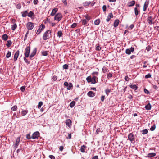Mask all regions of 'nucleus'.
<instances>
[{"mask_svg":"<svg viewBox=\"0 0 159 159\" xmlns=\"http://www.w3.org/2000/svg\"><path fill=\"white\" fill-rule=\"evenodd\" d=\"M134 25L133 24H131L129 27V29H132L134 28Z\"/></svg>","mask_w":159,"mask_h":159,"instance_id":"69168bd1","label":"nucleus"},{"mask_svg":"<svg viewBox=\"0 0 159 159\" xmlns=\"http://www.w3.org/2000/svg\"><path fill=\"white\" fill-rule=\"evenodd\" d=\"M42 54L44 56H46L48 55L47 52L46 51L43 52L42 53Z\"/></svg>","mask_w":159,"mask_h":159,"instance_id":"6e6d98bb","label":"nucleus"},{"mask_svg":"<svg viewBox=\"0 0 159 159\" xmlns=\"http://www.w3.org/2000/svg\"><path fill=\"white\" fill-rule=\"evenodd\" d=\"M58 10V9L57 8L53 9L50 14L51 16H54L56 14Z\"/></svg>","mask_w":159,"mask_h":159,"instance_id":"f3484780","label":"nucleus"},{"mask_svg":"<svg viewBox=\"0 0 159 159\" xmlns=\"http://www.w3.org/2000/svg\"><path fill=\"white\" fill-rule=\"evenodd\" d=\"M91 3V2H85L83 3V6L84 7L88 6Z\"/></svg>","mask_w":159,"mask_h":159,"instance_id":"c756f323","label":"nucleus"},{"mask_svg":"<svg viewBox=\"0 0 159 159\" xmlns=\"http://www.w3.org/2000/svg\"><path fill=\"white\" fill-rule=\"evenodd\" d=\"M128 139L131 142H132L135 140L134 135L132 133H130L128 135Z\"/></svg>","mask_w":159,"mask_h":159,"instance_id":"9d476101","label":"nucleus"},{"mask_svg":"<svg viewBox=\"0 0 159 159\" xmlns=\"http://www.w3.org/2000/svg\"><path fill=\"white\" fill-rule=\"evenodd\" d=\"M98 156H95L93 157L92 159H98Z\"/></svg>","mask_w":159,"mask_h":159,"instance_id":"774afa93","label":"nucleus"},{"mask_svg":"<svg viewBox=\"0 0 159 159\" xmlns=\"http://www.w3.org/2000/svg\"><path fill=\"white\" fill-rule=\"evenodd\" d=\"M134 13L136 16L140 13V10L139 8L137 7H135L134 9Z\"/></svg>","mask_w":159,"mask_h":159,"instance_id":"6ab92c4d","label":"nucleus"},{"mask_svg":"<svg viewBox=\"0 0 159 159\" xmlns=\"http://www.w3.org/2000/svg\"><path fill=\"white\" fill-rule=\"evenodd\" d=\"M71 121L70 119H67L66 122V124L68 127H70L71 125Z\"/></svg>","mask_w":159,"mask_h":159,"instance_id":"5701e85b","label":"nucleus"},{"mask_svg":"<svg viewBox=\"0 0 159 159\" xmlns=\"http://www.w3.org/2000/svg\"><path fill=\"white\" fill-rule=\"evenodd\" d=\"M57 77L55 75H54L53 76V77L52 78V80H53L54 81H56L57 80Z\"/></svg>","mask_w":159,"mask_h":159,"instance_id":"a18cd8bd","label":"nucleus"},{"mask_svg":"<svg viewBox=\"0 0 159 159\" xmlns=\"http://www.w3.org/2000/svg\"><path fill=\"white\" fill-rule=\"evenodd\" d=\"M62 2L65 5H67V0H62Z\"/></svg>","mask_w":159,"mask_h":159,"instance_id":"4d7b16f0","label":"nucleus"},{"mask_svg":"<svg viewBox=\"0 0 159 159\" xmlns=\"http://www.w3.org/2000/svg\"><path fill=\"white\" fill-rule=\"evenodd\" d=\"M129 86L131 89H137L138 88L137 86L135 84H131Z\"/></svg>","mask_w":159,"mask_h":159,"instance_id":"7c9ffc66","label":"nucleus"},{"mask_svg":"<svg viewBox=\"0 0 159 159\" xmlns=\"http://www.w3.org/2000/svg\"><path fill=\"white\" fill-rule=\"evenodd\" d=\"M68 66L67 64H65L63 66V69H68Z\"/></svg>","mask_w":159,"mask_h":159,"instance_id":"37998d69","label":"nucleus"},{"mask_svg":"<svg viewBox=\"0 0 159 159\" xmlns=\"http://www.w3.org/2000/svg\"><path fill=\"white\" fill-rule=\"evenodd\" d=\"M64 85V86L67 87V89H70L72 88L73 84L71 83H68L67 82H65Z\"/></svg>","mask_w":159,"mask_h":159,"instance_id":"39448f33","label":"nucleus"},{"mask_svg":"<svg viewBox=\"0 0 159 159\" xmlns=\"http://www.w3.org/2000/svg\"><path fill=\"white\" fill-rule=\"evenodd\" d=\"M105 99V96L102 95L101 97V100L102 102H103Z\"/></svg>","mask_w":159,"mask_h":159,"instance_id":"680f3d73","label":"nucleus"},{"mask_svg":"<svg viewBox=\"0 0 159 159\" xmlns=\"http://www.w3.org/2000/svg\"><path fill=\"white\" fill-rule=\"evenodd\" d=\"M125 79L126 81H128L130 79V78H129L128 76H126L125 78Z\"/></svg>","mask_w":159,"mask_h":159,"instance_id":"13d9d810","label":"nucleus"},{"mask_svg":"<svg viewBox=\"0 0 159 159\" xmlns=\"http://www.w3.org/2000/svg\"><path fill=\"white\" fill-rule=\"evenodd\" d=\"M134 51V48L131 47L130 49L127 48L126 49L125 52V53L128 55H130L131 54V52H133Z\"/></svg>","mask_w":159,"mask_h":159,"instance_id":"1a4fd4ad","label":"nucleus"},{"mask_svg":"<svg viewBox=\"0 0 159 159\" xmlns=\"http://www.w3.org/2000/svg\"><path fill=\"white\" fill-rule=\"evenodd\" d=\"M28 111L26 110H23L21 112V114L22 116H23L26 115L28 113Z\"/></svg>","mask_w":159,"mask_h":159,"instance_id":"a878e982","label":"nucleus"},{"mask_svg":"<svg viewBox=\"0 0 159 159\" xmlns=\"http://www.w3.org/2000/svg\"><path fill=\"white\" fill-rule=\"evenodd\" d=\"M17 25L16 23L14 24L11 26V29L12 30L14 31L17 28Z\"/></svg>","mask_w":159,"mask_h":159,"instance_id":"f704fd0d","label":"nucleus"},{"mask_svg":"<svg viewBox=\"0 0 159 159\" xmlns=\"http://www.w3.org/2000/svg\"><path fill=\"white\" fill-rule=\"evenodd\" d=\"M37 49L35 48L33 49V51L30 56V59H32V58L35 55Z\"/></svg>","mask_w":159,"mask_h":159,"instance_id":"ddd939ff","label":"nucleus"},{"mask_svg":"<svg viewBox=\"0 0 159 159\" xmlns=\"http://www.w3.org/2000/svg\"><path fill=\"white\" fill-rule=\"evenodd\" d=\"M135 4V2L134 0L130 1V2H128V6L129 7H132Z\"/></svg>","mask_w":159,"mask_h":159,"instance_id":"412c9836","label":"nucleus"},{"mask_svg":"<svg viewBox=\"0 0 159 159\" xmlns=\"http://www.w3.org/2000/svg\"><path fill=\"white\" fill-rule=\"evenodd\" d=\"M145 108L147 110H150L151 108V104L150 103H148L147 105L145 106Z\"/></svg>","mask_w":159,"mask_h":159,"instance_id":"b1692460","label":"nucleus"},{"mask_svg":"<svg viewBox=\"0 0 159 159\" xmlns=\"http://www.w3.org/2000/svg\"><path fill=\"white\" fill-rule=\"evenodd\" d=\"M101 49V47L99 46H98L96 47V49L98 51H100Z\"/></svg>","mask_w":159,"mask_h":159,"instance_id":"864d4df0","label":"nucleus"},{"mask_svg":"<svg viewBox=\"0 0 159 159\" xmlns=\"http://www.w3.org/2000/svg\"><path fill=\"white\" fill-rule=\"evenodd\" d=\"M21 16L23 17H26L28 15V10L25 11L21 12Z\"/></svg>","mask_w":159,"mask_h":159,"instance_id":"a211bd4d","label":"nucleus"},{"mask_svg":"<svg viewBox=\"0 0 159 159\" xmlns=\"http://www.w3.org/2000/svg\"><path fill=\"white\" fill-rule=\"evenodd\" d=\"M20 140V138L18 137L16 140V143L14 144L13 145V146L14 148H16L17 147L18 145L19 144V143Z\"/></svg>","mask_w":159,"mask_h":159,"instance_id":"9b49d317","label":"nucleus"},{"mask_svg":"<svg viewBox=\"0 0 159 159\" xmlns=\"http://www.w3.org/2000/svg\"><path fill=\"white\" fill-rule=\"evenodd\" d=\"M26 137L27 139H30L31 138V137L30 136V134H27L26 136Z\"/></svg>","mask_w":159,"mask_h":159,"instance_id":"5fc2aeb1","label":"nucleus"},{"mask_svg":"<svg viewBox=\"0 0 159 159\" xmlns=\"http://www.w3.org/2000/svg\"><path fill=\"white\" fill-rule=\"evenodd\" d=\"M156 128V125H153L151 128H150V130L151 131H154Z\"/></svg>","mask_w":159,"mask_h":159,"instance_id":"49530a36","label":"nucleus"},{"mask_svg":"<svg viewBox=\"0 0 159 159\" xmlns=\"http://www.w3.org/2000/svg\"><path fill=\"white\" fill-rule=\"evenodd\" d=\"M63 34L62 33V32L61 31H59L57 32V36H58L59 37H60L62 36Z\"/></svg>","mask_w":159,"mask_h":159,"instance_id":"e433bc0d","label":"nucleus"},{"mask_svg":"<svg viewBox=\"0 0 159 159\" xmlns=\"http://www.w3.org/2000/svg\"><path fill=\"white\" fill-rule=\"evenodd\" d=\"M144 92L145 93L147 94H150V92L148 91V90H144Z\"/></svg>","mask_w":159,"mask_h":159,"instance_id":"0e129e2a","label":"nucleus"},{"mask_svg":"<svg viewBox=\"0 0 159 159\" xmlns=\"http://www.w3.org/2000/svg\"><path fill=\"white\" fill-rule=\"evenodd\" d=\"M43 104V103L42 102H41V101L39 102L38 105V108L39 109L41 107V106Z\"/></svg>","mask_w":159,"mask_h":159,"instance_id":"a19ab883","label":"nucleus"},{"mask_svg":"<svg viewBox=\"0 0 159 159\" xmlns=\"http://www.w3.org/2000/svg\"><path fill=\"white\" fill-rule=\"evenodd\" d=\"M151 49V47L150 46H148L146 48V49L148 51H149Z\"/></svg>","mask_w":159,"mask_h":159,"instance_id":"338daca9","label":"nucleus"},{"mask_svg":"<svg viewBox=\"0 0 159 159\" xmlns=\"http://www.w3.org/2000/svg\"><path fill=\"white\" fill-rule=\"evenodd\" d=\"M62 18V15L60 13H57L55 16L54 20L58 22L61 20Z\"/></svg>","mask_w":159,"mask_h":159,"instance_id":"7ed1b4c3","label":"nucleus"},{"mask_svg":"<svg viewBox=\"0 0 159 159\" xmlns=\"http://www.w3.org/2000/svg\"><path fill=\"white\" fill-rule=\"evenodd\" d=\"M84 17L88 21H89L91 19L90 17L88 15H85Z\"/></svg>","mask_w":159,"mask_h":159,"instance_id":"79ce46f5","label":"nucleus"},{"mask_svg":"<svg viewBox=\"0 0 159 159\" xmlns=\"http://www.w3.org/2000/svg\"><path fill=\"white\" fill-rule=\"evenodd\" d=\"M86 147L85 145H82L80 149L81 152L82 153H84L85 152V148Z\"/></svg>","mask_w":159,"mask_h":159,"instance_id":"bb28decb","label":"nucleus"},{"mask_svg":"<svg viewBox=\"0 0 159 159\" xmlns=\"http://www.w3.org/2000/svg\"><path fill=\"white\" fill-rule=\"evenodd\" d=\"M30 47L27 46L26 47L25 50V55L26 57H28L29 55V53L30 51Z\"/></svg>","mask_w":159,"mask_h":159,"instance_id":"423d86ee","label":"nucleus"},{"mask_svg":"<svg viewBox=\"0 0 159 159\" xmlns=\"http://www.w3.org/2000/svg\"><path fill=\"white\" fill-rule=\"evenodd\" d=\"M29 32V31H28L26 33L25 36V38H24V40H25L26 39H27V35L28 34Z\"/></svg>","mask_w":159,"mask_h":159,"instance_id":"bf43d9fd","label":"nucleus"},{"mask_svg":"<svg viewBox=\"0 0 159 159\" xmlns=\"http://www.w3.org/2000/svg\"><path fill=\"white\" fill-rule=\"evenodd\" d=\"M87 21L86 20V19H84L82 20V25H86L87 23Z\"/></svg>","mask_w":159,"mask_h":159,"instance_id":"de8ad7c7","label":"nucleus"},{"mask_svg":"<svg viewBox=\"0 0 159 159\" xmlns=\"http://www.w3.org/2000/svg\"><path fill=\"white\" fill-rule=\"evenodd\" d=\"M99 74L98 72H94L92 73V77L89 76L86 78V80L88 83L94 84L98 82V77L96 76H98Z\"/></svg>","mask_w":159,"mask_h":159,"instance_id":"f257e3e1","label":"nucleus"},{"mask_svg":"<svg viewBox=\"0 0 159 159\" xmlns=\"http://www.w3.org/2000/svg\"><path fill=\"white\" fill-rule=\"evenodd\" d=\"M112 74L111 73H109L107 75V78H110L112 77Z\"/></svg>","mask_w":159,"mask_h":159,"instance_id":"3c124183","label":"nucleus"},{"mask_svg":"<svg viewBox=\"0 0 159 159\" xmlns=\"http://www.w3.org/2000/svg\"><path fill=\"white\" fill-rule=\"evenodd\" d=\"M51 33V31L50 30L46 31L43 34V39L44 40H46L49 38V34Z\"/></svg>","mask_w":159,"mask_h":159,"instance_id":"f03ea898","label":"nucleus"},{"mask_svg":"<svg viewBox=\"0 0 159 159\" xmlns=\"http://www.w3.org/2000/svg\"><path fill=\"white\" fill-rule=\"evenodd\" d=\"M142 134H147L148 132V131L147 129H146L142 130Z\"/></svg>","mask_w":159,"mask_h":159,"instance_id":"ea45409f","label":"nucleus"},{"mask_svg":"<svg viewBox=\"0 0 159 159\" xmlns=\"http://www.w3.org/2000/svg\"><path fill=\"white\" fill-rule=\"evenodd\" d=\"M38 2V0H34L33 3L34 5L37 4Z\"/></svg>","mask_w":159,"mask_h":159,"instance_id":"e2e57ef3","label":"nucleus"},{"mask_svg":"<svg viewBox=\"0 0 159 159\" xmlns=\"http://www.w3.org/2000/svg\"><path fill=\"white\" fill-rule=\"evenodd\" d=\"M151 75L150 73H148V74L146 75L145 76V78L146 79L151 78Z\"/></svg>","mask_w":159,"mask_h":159,"instance_id":"09e8293b","label":"nucleus"},{"mask_svg":"<svg viewBox=\"0 0 159 159\" xmlns=\"http://www.w3.org/2000/svg\"><path fill=\"white\" fill-rule=\"evenodd\" d=\"M7 42V43L6 44V45L8 47H9L12 44V42L11 40H8Z\"/></svg>","mask_w":159,"mask_h":159,"instance_id":"473e14b6","label":"nucleus"},{"mask_svg":"<svg viewBox=\"0 0 159 159\" xmlns=\"http://www.w3.org/2000/svg\"><path fill=\"white\" fill-rule=\"evenodd\" d=\"M34 13L32 11H30L29 13H28L27 16L32 18V16L34 15Z\"/></svg>","mask_w":159,"mask_h":159,"instance_id":"c85d7f7f","label":"nucleus"},{"mask_svg":"<svg viewBox=\"0 0 159 159\" xmlns=\"http://www.w3.org/2000/svg\"><path fill=\"white\" fill-rule=\"evenodd\" d=\"M49 157L51 159H55V157L52 155H50L49 156Z\"/></svg>","mask_w":159,"mask_h":159,"instance_id":"052dcab7","label":"nucleus"},{"mask_svg":"<svg viewBox=\"0 0 159 159\" xmlns=\"http://www.w3.org/2000/svg\"><path fill=\"white\" fill-rule=\"evenodd\" d=\"M154 19V17L152 16H149L148 17L147 21L149 25H152L153 24V22Z\"/></svg>","mask_w":159,"mask_h":159,"instance_id":"20e7f679","label":"nucleus"},{"mask_svg":"<svg viewBox=\"0 0 159 159\" xmlns=\"http://www.w3.org/2000/svg\"><path fill=\"white\" fill-rule=\"evenodd\" d=\"M19 50H17L15 52L14 56V58L13 60L14 61H16L19 55Z\"/></svg>","mask_w":159,"mask_h":159,"instance_id":"f8f14e48","label":"nucleus"},{"mask_svg":"<svg viewBox=\"0 0 159 159\" xmlns=\"http://www.w3.org/2000/svg\"><path fill=\"white\" fill-rule=\"evenodd\" d=\"M17 109V107L16 105H15L11 107V109L13 111H16Z\"/></svg>","mask_w":159,"mask_h":159,"instance_id":"58836bf2","label":"nucleus"},{"mask_svg":"<svg viewBox=\"0 0 159 159\" xmlns=\"http://www.w3.org/2000/svg\"><path fill=\"white\" fill-rule=\"evenodd\" d=\"M26 26L28 30H31L34 27V24L31 22H29L27 24Z\"/></svg>","mask_w":159,"mask_h":159,"instance_id":"6e6552de","label":"nucleus"},{"mask_svg":"<svg viewBox=\"0 0 159 159\" xmlns=\"http://www.w3.org/2000/svg\"><path fill=\"white\" fill-rule=\"evenodd\" d=\"M77 23H74L71 25V28H74L75 27H76L77 26Z\"/></svg>","mask_w":159,"mask_h":159,"instance_id":"c03bdc74","label":"nucleus"},{"mask_svg":"<svg viewBox=\"0 0 159 159\" xmlns=\"http://www.w3.org/2000/svg\"><path fill=\"white\" fill-rule=\"evenodd\" d=\"M75 104V102L73 101L70 103V106L71 108L73 107Z\"/></svg>","mask_w":159,"mask_h":159,"instance_id":"72a5a7b5","label":"nucleus"},{"mask_svg":"<svg viewBox=\"0 0 159 159\" xmlns=\"http://www.w3.org/2000/svg\"><path fill=\"white\" fill-rule=\"evenodd\" d=\"M2 39L5 40H7L8 39V36L6 34H4L2 36Z\"/></svg>","mask_w":159,"mask_h":159,"instance_id":"cd10ccee","label":"nucleus"},{"mask_svg":"<svg viewBox=\"0 0 159 159\" xmlns=\"http://www.w3.org/2000/svg\"><path fill=\"white\" fill-rule=\"evenodd\" d=\"M16 7L18 9H20L21 8V5L20 4H18L16 5Z\"/></svg>","mask_w":159,"mask_h":159,"instance_id":"8fccbe9b","label":"nucleus"},{"mask_svg":"<svg viewBox=\"0 0 159 159\" xmlns=\"http://www.w3.org/2000/svg\"><path fill=\"white\" fill-rule=\"evenodd\" d=\"M40 136V133L38 131L34 132L31 136V138L33 139H38Z\"/></svg>","mask_w":159,"mask_h":159,"instance_id":"0eeeda50","label":"nucleus"},{"mask_svg":"<svg viewBox=\"0 0 159 159\" xmlns=\"http://www.w3.org/2000/svg\"><path fill=\"white\" fill-rule=\"evenodd\" d=\"M107 7L105 5H104L102 7V9L104 12H105L106 10Z\"/></svg>","mask_w":159,"mask_h":159,"instance_id":"603ef678","label":"nucleus"},{"mask_svg":"<svg viewBox=\"0 0 159 159\" xmlns=\"http://www.w3.org/2000/svg\"><path fill=\"white\" fill-rule=\"evenodd\" d=\"M113 16L112 13H110L108 14V16L107 17V18L106 19V21L107 22H109L111 18H113Z\"/></svg>","mask_w":159,"mask_h":159,"instance_id":"dca6fc26","label":"nucleus"},{"mask_svg":"<svg viewBox=\"0 0 159 159\" xmlns=\"http://www.w3.org/2000/svg\"><path fill=\"white\" fill-rule=\"evenodd\" d=\"M11 52L10 51H8V53L6 54V57L7 58H9L10 57V56H11Z\"/></svg>","mask_w":159,"mask_h":159,"instance_id":"4c0bfd02","label":"nucleus"},{"mask_svg":"<svg viewBox=\"0 0 159 159\" xmlns=\"http://www.w3.org/2000/svg\"><path fill=\"white\" fill-rule=\"evenodd\" d=\"M42 27V29H44L45 28V26L43 24H41L40 26H39L38 30H37L36 32V34H39L41 32V30H40L41 28Z\"/></svg>","mask_w":159,"mask_h":159,"instance_id":"4468645a","label":"nucleus"},{"mask_svg":"<svg viewBox=\"0 0 159 159\" xmlns=\"http://www.w3.org/2000/svg\"><path fill=\"white\" fill-rule=\"evenodd\" d=\"M156 155V154L155 153H151L148 154L147 156L148 157L151 158L154 157Z\"/></svg>","mask_w":159,"mask_h":159,"instance_id":"393cba45","label":"nucleus"},{"mask_svg":"<svg viewBox=\"0 0 159 159\" xmlns=\"http://www.w3.org/2000/svg\"><path fill=\"white\" fill-rule=\"evenodd\" d=\"M119 23V20L118 19H116L114 21L113 25L115 27L118 26Z\"/></svg>","mask_w":159,"mask_h":159,"instance_id":"4be33fe9","label":"nucleus"},{"mask_svg":"<svg viewBox=\"0 0 159 159\" xmlns=\"http://www.w3.org/2000/svg\"><path fill=\"white\" fill-rule=\"evenodd\" d=\"M95 93L92 91H90L88 93V95L91 97H92L95 96Z\"/></svg>","mask_w":159,"mask_h":159,"instance_id":"aec40b11","label":"nucleus"},{"mask_svg":"<svg viewBox=\"0 0 159 159\" xmlns=\"http://www.w3.org/2000/svg\"><path fill=\"white\" fill-rule=\"evenodd\" d=\"M102 70L103 72L105 73L108 71V69L106 66H103L102 69Z\"/></svg>","mask_w":159,"mask_h":159,"instance_id":"2f4dec72","label":"nucleus"},{"mask_svg":"<svg viewBox=\"0 0 159 159\" xmlns=\"http://www.w3.org/2000/svg\"><path fill=\"white\" fill-rule=\"evenodd\" d=\"M100 22V20L99 19L96 20L94 22V24L96 25H98Z\"/></svg>","mask_w":159,"mask_h":159,"instance_id":"c9c22d12","label":"nucleus"},{"mask_svg":"<svg viewBox=\"0 0 159 159\" xmlns=\"http://www.w3.org/2000/svg\"><path fill=\"white\" fill-rule=\"evenodd\" d=\"M149 3V0H147L144 3L143 6V11H145L148 7V5Z\"/></svg>","mask_w":159,"mask_h":159,"instance_id":"2eb2a0df","label":"nucleus"}]
</instances>
